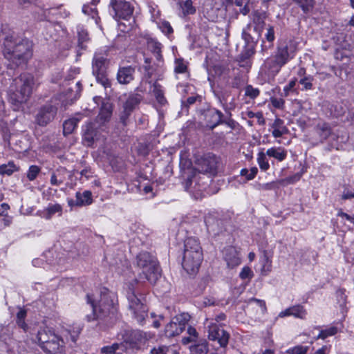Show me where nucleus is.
<instances>
[{"instance_id": "60", "label": "nucleus", "mask_w": 354, "mask_h": 354, "mask_svg": "<svg viewBox=\"0 0 354 354\" xmlns=\"http://www.w3.org/2000/svg\"><path fill=\"white\" fill-rule=\"evenodd\" d=\"M272 104L275 108L281 109L284 105V100L281 98H273L272 99Z\"/></svg>"}, {"instance_id": "42", "label": "nucleus", "mask_w": 354, "mask_h": 354, "mask_svg": "<svg viewBox=\"0 0 354 354\" xmlns=\"http://www.w3.org/2000/svg\"><path fill=\"white\" fill-rule=\"evenodd\" d=\"M122 347L121 344L114 343L110 346H103L100 349L101 354H115L116 351Z\"/></svg>"}, {"instance_id": "63", "label": "nucleus", "mask_w": 354, "mask_h": 354, "mask_svg": "<svg viewBox=\"0 0 354 354\" xmlns=\"http://www.w3.org/2000/svg\"><path fill=\"white\" fill-rule=\"evenodd\" d=\"M187 333L189 334V336L192 337L193 339H196L197 338L198 333L195 328L189 326L187 328Z\"/></svg>"}, {"instance_id": "13", "label": "nucleus", "mask_w": 354, "mask_h": 354, "mask_svg": "<svg viewBox=\"0 0 354 354\" xmlns=\"http://www.w3.org/2000/svg\"><path fill=\"white\" fill-rule=\"evenodd\" d=\"M205 328L208 329V338L210 340L217 341L221 346H227L229 341V333L221 328L212 319L207 318L204 323Z\"/></svg>"}, {"instance_id": "2", "label": "nucleus", "mask_w": 354, "mask_h": 354, "mask_svg": "<svg viewBox=\"0 0 354 354\" xmlns=\"http://www.w3.org/2000/svg\"><path fill=\"white\" fill-rule=\"evenodd\" d=\"M3 55L16 66L25 64L32 55V44L28 39L15 41L13 37L8 36L3 42Z\"/></svg>"}, {"instance_id": "56", "label": "nucleus", "mask_w": 354, "mask_h": 354, "mask_svg": "<svg viewBox=\"0 0 354 354\" xmlns=\"http://www.w3.org/2000/svg\"><path fill=\"white\" fill-rule=\"evenodd\" d=\"M145 63L147 64L146 66H144V68H145V77H147V78H151V75H152V71H151V66H149V64H150V59L149 58H146L145 59Z\"/></svg>"}, {"instance_id": "35", "label": "nucleus", "mask_w": 354, "mask_h": 354, "mask_svg": "<svg viewBox=\"0 0 354 354\" xmlns=\"http://www.w3.org/2000/svg\"><path fill=\"white\" fill-rule=\"evenodd\" d=\"M314 81V77L312 75H304L299 80V83L302 86L301 91H309L313 88V82Z\"/></svg>"}, {"instance_id": "32", "label": "nucleus", "mask_w": 354, "mask_h": 354, "mask_svg": "<svg viewBox=\"0 0 354 354\" xmlns=\"http://www.w3.org/2000/svg\"><path fill=\"white\" fill-rule=\"evenodd\" d=\"M151 92L159 104H165L167 102V100L164 95V91L162 90L161 85L157 82H155L153 84Z\"/></svg>"}, {"instance_id": "1", "label": "nucleus", "mask_w": 354, "mask_h": 354, "mask_svg": "<svg viewBox=\"0 0 354 354\" xmlns=\"http://www.w3.org/2000/svg\"><path fill=\"white\" fill-rule=\"evenodd\" d=\"M297 44L292 39H285L279 41L272 57H268L263 67L270 75L277 74L281 68L295 56Z\"/></svg>"}, {"instance_id": "64", "label": "nucleus", "mask_w": 354, "mask_h": 354, "mask_svg": "<svg viewBox=\"0 0 354 354\" xmlns=\"http://www.w3.org/2000/svg\"><path fill=\"white\" fill-rule=\"evenodd\" d=\"M26 315V310L23 308H20L18 313H17V319H25Z\"/></svg>"}, {"instance_id": "18", "label": "nucleus", "mask_w": 354, "mask_h": 354, "mask_svg": "<svg viewBox=\"0 0 354 354\" xmlns=\"http://www.w3.org/2000/svg\"><path fill=\"white\" fill-rule=\"evenodd\" d=\"M57 113V108L51 104L42 106L36 115V122L40 126H46L52 121Z\"/></svg>"}, {"instance_id": "53", "label": "nucleus", "mask_w": 354, "mask_h": 354, "mask_svg": "<svg viewBox=\"0 0 354 354\" xmlns=\"http://www.w3.org/2000/svg\"><path fill=\"white\" fill-rule=\"evenodd\" d=\"M297 80L294 79L289 82V83L284 86L283 88V92L285 96H288L290 93V92L292 91L294 89V87L296 85Z\"/></svg>"}, {"instance_id": "46", "label": "nucleus", "mask_w": 354, "mask_h": 354, "mask_svg": "<svg viewBox=\"0 0 354 354\" xmlns=\"http://www.w3.org/2000/svg\"><path fill=\"white\" fill-rule=\"evenodd\" d=\"M308 350V346L298 345L288 348L286 352L288 354H306Z\"/></svg>"}, {"instance_id": "33", "label": "nucleus", "mask_w": 354, "mask_h": 354, "mask_svg": "<svg viewBox=\"0 0 354 354\" xmlns=\"http://www.w3.org/2000/svg\"><path fill=\"white\" fill-rule=\"evenodd\" d=\"M180 7L183 16L194 15L196 10L192 0H185L180 2Z\"/></svg>"}, {"instance_id": "9", "label": "nucleus", "mask_w": 354, "mask_h": 354, "mask_svg": "<svg viewBox=\"0 0 354 354\" xmlns=\"http://www.w3.org/2000/svg\"><path fill=\"white\" fill-rule=\"evenodd\" d=\"M109 61L104 53L96 52L92 61V73L96 80L105 88L111 87V81L107 77L106 69Z\"/></svg>"}, {"instance_id": "10", "label": "nucleus", "mask_w": 354, "mask_h": 354, "mask_svg": "<svg viewBox=\"0 0 354 354\" xmlns=\"http://www.w3.org/2000/svg\"><path fill=\"white\" fill-rule=\"evenodd\" d=\"M127 299L129 301V308L131 311L133 317L138 323L143 325L145 323V318L147 317V308L138 297L136 290L129 287L127 292Z\"/></svg>"}, {"instance_id": "20", "label": "nucleus", "mask_w": 354, "mask_h": 354, "mask_svg": "<svg viewBox=\"0 0 354 354\" xmlns=\"http://www.w3.org/2000/svg\"><path fill=\"white\" fill-rule=\"evenodd\" d=\"M224 259L229 268H234L241 263V259L237 250L233 247L226 248L224 251Z\"/></svg>"}, {"instance_id": "55", "label": "nucleus", "mask_w": 354, "mask_h": 354, "mask_svg": "<svg viewBox=\"0 0 354 354\" xmlns=\"http://www.w3.org/2000/svg\"><path fill=\"white\" fill-rule=\"evenodd\" d=\"M354 198V190L345 189L342 195V200Z\"/></svg>"}, {"instance_id": "37", "label": "nucleus", "mask_w": 354, "mask_h": 354, "mask_svg": "<svg viewBox=\"0 0 354 354\" xmlns=\"http://www.w3.org/2000/svg\"><path fill=\"white\" fill-rule=\"evenodd\" d=\"M294 3L298 5L304 12L307 13L311 10L315 6L314 0H292Z\"/></svg>"}, {"instance_id": "4", "label": "nucleus", "mask_w": 354, "mask_h": 354, "mask_svg": "<svg viewBox=\"0 0 354 354\" xmlns=\"http://www.w3.org/2000/svg\"><path fill=\"white\" fill-rule=\"evenodd\" d=\"M203 259L202 248L198 240L189 237L185 241L182 266L189 274H194L198 271Z\"/></svg>"}, {"instance_id": "15", "label": "nucleus", "mask_w": 354, "mask_h": 354, "mask_svg": "<svg viewBox=\"0 0 354 354\" xmlns=\"http://www.w3.org/2000/svg\"><path fill=\"white\" fill-rule=\"evenodd\" d=\"M101 127L95 122H88L83 127V142L88 147H91L100 139L98 128Z\"/></svg>"}, {"instance_id": "11", "label": "nucleus", "mask_w": 354, "mask_h": 354, "mask_svg": "<svg viewBox=\"0 0 354 354\" xmlns=\"http://www.w3.org/2000/svg\"><path fill=\"white\" fill-rule=\"evenodd\" d=\"M220 158L212 153H207L196 158L195 169L199 173L214 176L217 173Z\"/></svg>"}, {"instance_id": "8", "label": "nucleus", "mask_w": 354, "mask_h": 354, "mask_svg": "<svg viewBox=\"0 0 354 354\" xmlns=\"http://www.w3.org/2000/svg\"><path fill=\"white\" fill-rule=\"evenodd\" d=\"M266 15L255 11L252 21L243 30L242 37L247 44L256 43L261 37L266 26Z\"/></svg>"}, {"instance_id": "41", "label": "nucleus", "mask_w": 354, "mask_h": 354, "mask_svg": "<svg viewBox=\"0 0 354 354\" xmlns=\"http://www.w3.org/2000/svg\"><path fill=\"white\" fill-rule=\"evenodd\" d=\"M258 172V169L256 167H252L250 170L243 168L240 171V175L245 176L247 180H251L254 178Z\"/></svg>"}, {"instance_id": "48", "label": "nucleus", "mask_w": 354, "mask_h": 354, "mask_svg": "<svg viewBox=\"0 0 354 354\" xmlns=\"http://www.w3.org/2000/svg\"><path fill=\"white\" fill-rule=\"evenodd\" d=\"M259 90L251 85H248L245 88V95L251 99H255L259 95Z\"/></svg>"}, {"instance_id": "30", "label": "nucleus", "mask_w": 354, "mask_h": 354, "mask_svg": "<svg viewBox=\"0 0 354 354\" xmlns=\"http://www.w3.org/2000/svg\"><path fill=\"white\" fill-rule=\"evenodd\" d=\"M81 120L82 116L80 115H77L75 117L66 120L63 124L64 134L67 135L72 133Z\"/></svg>"}, {"instance_id": "12", "label": "nucleus", "mask_w": 354, "mask_h": 354, "mask_svg": "<svg viewBox=\"0 0 354 354\" xmlns=\"http://www.w3.org/2000/svg\"><path fill=\"white\" fill-rule=\"evenodd\" d=\"M188 313H181L174 317L165 327V335L168 337L179 335L189 321Z\"/></svg>"}, {"instance_id": "39", "label": "nucleus", "mask_w": 354, "mask_h": 354, "mask_svg": "<svg viewBox=\"0 0 354 354\" xmlns=\"http://www.w3.org/2000/svg\"><path fill=\"white\" fill-rule=\"evenodd\" d=\"M318 133L322 139L326 140L331 133L330 125L327 123L319 124L317 128Z\"/></svg>"}, {"instance_id": "26", "label": "nucleus", "mask_w": 354, "mask_h": 354, "mask_svg": "<svg viewBox=\"0 0 354 354\" xmlns=\"http://www.w3.org/2000/svg\"><path fill=\"white\" fill-rule=\"evenodd\" d=\"M142 97L140 94H130L126 99L123 105V109L126 113H131V111L139 104Z\"/></svg>"}, {"instance_id": "62", "label": "nucleus", "mask_w": 354, "mask_h": 354, "mask_svg": "<svg viewBox=\"0 0 354 354\" xmlns=\"http://www.w3.org/2000/svg\"><path fill=\"white\" fill-rule=\"evenodd\" d=\"M149 47L152 49L153 55L156 53V48L158 47L159 51H161V44L156 41H151L149 43Z\"/></svg>"}, {"instance_id": "44", "label": "nucleus", "mask_w": 354, "mask_h": 354, "mask_svg": "<svg viewBox=\"0 0 354 354\" xmlns=\"http://www.w3.org/2000/svg\"><path fill=\"white\" fill-rule=\"evenodd\" d=\"M209 351L207 343L198 344L191 348L192 354H207Z\"/></svg>"}, {"instance_id": "34", "label": "nucleus", "mask_w": 354, "mask_h": 354, "mask_svg": "<svg viewBox=\"0 0 354 354\" xmlns=\"http://www.w3.org/2000/svg\"><path fill=\"white\" fill-rule=\"evenodd\" d=\"M19 168L16 166L13 161H9L8 164L0 165V174L11 176L14 172L19 171Z\"/></svg>"}, {"instance_id": "54", "label": "nucleus", "mask_w": 354, "mask_h": 354, "mask_svg": "<svg viewBox=\"0 0 354 354\" xmlns=\"http://www.w3.org/2000/svg\"><path fill=\"white\" fill-rule=\"evenodd\" d=\"M169 349L167 346H159L151 350L149 354H168Z\"/></svg>"}, {"instance_id": "19", "label": "nucleus", "mask_w": 354, "mask_h": 354, "mask_svg": "<svg viewBox=\"0 0 354 354\" xmlns=\"http://www.w3.org/2000/svg\"><path fill=\"white\" fill-rule=\"evenodd\" d=\"M136 69L132 66L120 67L117 73V80L120 84H128L134 80Z\"/></svg>"}, {"instance_id": "29", "label": "nucleus", "mask_w": 354, "mask_h": 354, "mask_svg": "<svg viewBox=\"0 0 354 354\" xmlns=\"http://www.w3.org/2000/svg\"><path fill=\"white\" fill-rule=\"evenodd\" d=\"M145 335L140 330H133L131 333L127 342L129 343L132 348H138V344L145 342Z\"/></svg>"}, {"instance_id": "59", "label": "nucleus", "mask_w": 354, "mask_h": 354, "mask_svg": "<svg viewBox=\"0 0 354 354\" xmlns=\"http://www.w3.org/2000/svg\"><path fill=\"white\" fill-rule=\"evenodd\" d=\"M2 216L3 218L1 219V222L3 224V227H6L10 226L12 222V217L9 216L8 214H4Z\"/></svg>"}, {"instance_id": "7", "label": "nucleus", "mask_w": 354, "mask_h": 354, "mask_svg": "<svg viewBox=\"0 0 354 354\" xmlns=\"http://www.w3.org/2000/svg\"><path fill=\"white\" fill-rule=\"evenodd\" d=\"M136 259L138 266L142 270L140 279L143 275L150 283L155 284L160 277V269L156 259L147 252H140Z\"/></svg>"}, {"instance_id": "49", "label": "nucleus", "mask_w": 354, "mask_h": 354, "mask_svg": "<svg viewBox=\"0 0 354 354\" xmlns=\"http://www.w3.org/2000/svg\"><path fill=\"white\" fill-rule=\"evenodd\" d=\"M301 178V174L297 173L294 175L289 176L286 178V179L283 180L282 182L285 183L286 184H293L300 180Z\"/></svg>"}, {"instance_id": "51", "label": "nucleus", "mask_w": 354, "mask_h": 354, "mask_svg": "<svg viewBox=\"0 0 354 354\" xmlns=\"http://www.w3.org/2000/svg\"><path fill=\"white\" fill-rule=\"evenodd\" d=\"M252 275V272L249 267H244L239 274V277L242 279H250Z\"/></svg>"}, {"instance_id": "31", "label": "nucleus", "mask_w": 354, "mask_h": 354, "mask_svg": "<svg viewBox=\"0 0 354 354\" xmlns=\"http://www.w3.org/2000/svg\"><path fill=\"white\" fill-rule=\"evenodd\" d=\"M55 214L58 216L62 214V207L59 204H49L48 206L44 210V214L43 217L46 220H50Z\"/></svg>"}, {"instance_id": "45", "label": "nucleus", "mask_w": 354, "mask_h": 354, "mask_svg": "<svg viewBox=\"0 0 354 354\" xmlns=\"http://www.w3.org/2000/svg\"><path fill=\"white\" fill-rule=\"evenodd\" d=\"M41 169L37 165H30L27 171V178L30 181L35 180L38 174L40 173Z\"/></svg>"}, {"instance_id": "28", "label": "nucleus", "mask_w": 354, "mask_h": 354, "mask_svg": "<svg viewBox=\"0 0 354 354\" xmlns=\"http://www.w3.org/2000/svg\"><path fill=\"white\" fill-rule=\"evenodd\" d=\"M268 157L274 158L279 162L283 161L287 157V151L281 147H273L266 151Z\"/></svg>"}, {"instance_id": "58", "label": "nucleus", "mask_w": 354, "mask_h": 354, "mask_svg": "<svg viewBox=\"0 0 354 354\" xmlns=\"http://www.w3.org/2000/svg\"><path fill=\"white\" fill-rule=\"evenodd\" d=\"M337 216H340V217H342V218H344L345 219H346L347 221H348L351 223L354 224V215H349V214H348L346 213H344V212H342V209H340L338 212V213H337Z\"/></svg>"}, {"instance_id": "38", "label": "nucleus", "mask_w": 354, "mask_h": 354, "mask_svg": "<svg viewBox=\"0 0 354 354\" xmlns=\"http://www.w3.org/2000/svg\"><path fill=\"white\" fill-rule=\"evenodd\" d=\"M78 44L81 48H85L84 42L88 40V35L86 30L82 27H77Z\"/></svg>"}, {"instance_id": "14", "label": "nucleus", "mask_w": 354, "mask_h": 354, "mask_svg": "<svg viewBox=\"0 0 354 354\" xmlns=\"http://www.w3.org/2000/svg\"><path fill=\"white\" fill-rule=\"evenodd\" d=\"M110 5L114 11L116 19H128L133 14V8L125 0H111Z\"/></svg>"}, {"instance_id": "23", "label": "nucleus", "mask_w": 354, "mask_h": 354, "mask_svg": "<svg viewBox=\"0 0 354 354\" xmlns=\"http://www.w3.org/2000/svg\"><path fill=\"white\" fill-rule=\"evenodd\" d=\"M275 39V32L274 27L268 25L266 28V32L264 38L261 40V51L266 52L273 46V42Z\"/></svg>"}, {"instance_id": "47", "label": "nucleus", "mask_w": 354, "mask_h": 354, "mask_svg": "<svg viewBox=\"0 0 354 354\" xmlns=\"http://www.w3.org/2000/svg\"><path fill=\"white\" fill-rule=\"evenodd\" d=\"M187 71V66L183 59H176L175 61L174 72L176 73H184Z\"/></svg>"}, {"instance_id": "17", "label": "nucleus", "mask_w": 354, "mask_h": 354, "mask_svg": "<svg viewBox=\"0 0 354 354\" xmlns=\"http://www.w3.org/2000/svg\"><path fill=\"white\" fill-rule=\"evenodd\" d=\"M323 109L326 115L337 118L343 116L348 108L344 102L325 101Z\"/></svg>"}, {"instance_id": "3", "label": "nucleus", "mask_w": 354, "mask_h": 354, "mask_svg": "<svg viewBox=\"0 0 354 354\" xmlns=\"http://www.w3.org/2000/svg\"><path fill=\"white\" fill-rule=\"evenodd\" d=\"M35 85V78L32 74H21L13 79L8 88L9 100L15 105L26 103L29 100Z\"/></svg>"}, {"instance_id": "5", "label": "nucleus", "mask_w": 354, "mask_h": 354, "mask_svg": "<svg viewBox=\"0 0 354 354\" xmlns=\"http://www.w3.org/2000/svg\"><path fill=\"white\" fill-rule=\"evenodd\" d=\"M114 297V294L105 288L100 291V299L97 304L93 295H87V303L93 310V314L86 316L88 321L103 319L111 313H113L115 311Z\"/></svg>"}, {"instance_id": "57", "label": "nucleus", "mask_w": 354, "mask_h": 354, "mask_svg": "<svg viewBox=\"0 0 354 354\" xmlns=\"http://www.w3.org/2000/svg\"><path fill=\"white\" fill-rule=\"evenodd\" d=\"M347 111L348 114L344 121L350 122L351 124L354 125V108L348 109Z\"/></svg>"}, {"instance_id": "16", "label": "nucleus", "mask_w": 354, "mask_h": 354, "mask_svg": "<svg viewBox=\"0 0 354 354\" xmlns=\"http://www.w3.org/2000/svg\"><path fill=\"white\" fill-rule=\"evenodd\" d=\"M223 117L222 112L214 108L207 109L201 113V119L203 120L205 125L212 129L222 124Z\"/></svg>"}, {"instance_id": "6", "label": "nucleus", "mask_w": 354, "mask_h": 354, "mask_svg": "<svg viewBox=\"0 0 354 354\" xmlns=\"http://www.w3.org/2000/svg\"><path fill=\"white\" fill-rule=\"evenodd\" d=\"M35 341L46 354H57L65 348L63 338L48 327L41 328L35 335Z\"/></svg>"}, {"instance_id": "40", "label": "nucleus", "mask_w": 354, "mask_h": 354, "mask_svg": "<svg viewBox=\"0 0 354 354\" xmlns=\"http://www.w3.org/2000/svg\"><path fill=\"white\" fill-rule=\"evenodd\" d=\"M291 316L303 319L306 315V310L301 305H296L290 307Z\"/></svg>"}, {"instance_id": "25", "label": "nucleus", "mask_w": 354, "mask_h": 354, "mask_svg": "<svg viewBox=\"0 0 354 354\" xmlns=\"http://www.w3.org/2000/svg\"><path fill=\"white\" fill-rule=\"evenodd\" d=\"M270 127L272 129V135L275 138H281L288 131L287 127L284 125L283 120L279 118L274 120Z\"/></svg>"}, {"instance_id": "22", "label": "nucleus", "mask_w": 354, "mask_h": 354, "mask_svg": "<svg viewBox=\"0 0 354 354\" xmlns=\"http://www.w3.org/2000/svg\"><path fill=\"white\" fill-rule=\"evenodd\" d=\"M248 44V46L244 48V50L239 56L238 61L241 67H250L251 62L250 59L254 55L255 53L254 45H250L249 44Z\"/></svg>"}, {"instance_id": "27", "label": "nucleus", "mask_w": 354, "mask_h": 354, "mask_svg": "<svg viewBox=\"0 0 354 354\" xmlns=\"http://www.w3.org/2000/svg\"><path fill=\"white\" fill-rule=\"evenodd\" d=\"M75 205L77 206L89 205L93 203L92 193L88 190H85L83 192H77L75 194Z\"/></svg>"}, {"instance_id": "21", "label": "nucleus", "mask_w": 354, "mask_h": 354, "mask_svg": "<svg viewBox=\"0 0 354 354\" xmlns=\"http://www.w3.org/2000/svg\"><path fill=\"white\" fill-rule=\"evenodd\" d=\"M113 107L109 102H104L102 104L100 113L96 118L95 122L99 126H103L106 122H109L112 115Z\"/></svg>"}, {"instance_id": "50", "label": "nucleus", "mask_w": 354, "mask_h": 354, "mask_svg": "<svg viewBox=\"0 0 354 354\" xmlns=\"http://www.w3.org/2000/svg\"><path fill=\"white\" fill-rule=\"evenodd\" d=\"M217 222L212 216H207L205 217V223L208 231H214V223Z\"/></svg>"}, {"instance_id": "36", "label": "nucleus", "mask_w": 354, "mask_h": 354, "mask_svg": "<svg viewBox=\"0 0 354 354\" xmlns=\"http://www.w3.org/2000/svg\"><path fill=\"white\" fill-rule=\"evenodd\" d=\"M267 156L268 155L266 154V152L264 153L263 151H260L257 154V163L260 169L264 171L268 170L270 168V165Z\"/></svg>"}, {"instance_id": "52", "label": "nucleus", "mask_w": 354, "mask_h": 354, "mask_svg": "<svg viewBox=\"0 0 354 354\" xmlns=\"http://www.w3.org/2000/svg\"><path fill=\"white\" fill-rule=\"evenodd\" d=\"M160 28L162 32L169 35L173 32V28L168 21H162L160 25Z\"/></svg>"}, {"instance_id": "24", "label": "nucleus", "mask_w": 354, "mask_h": 354, "mask_svg": "<svg viewBox=\"0 0 354 354\" xmlns=\"http://www.w3.org/2000/svg\"><path fill=\"white\" fill-rule=\"evenodd\" d=\"M68 174V171L65 167H59L52 173L50 184L55 186H59L66 180Z\"/></svg>"}, {"instance_id": "61", "label": "nucleus", "mask_w": 354, "mask_h": 354, "mask_svg": "<svg viewBox=\"0 0 354 354\" xmlns=\"http://www.w3.org/2000/svg\"><path fill=\"white\" fill-rule=\"evenodd\" d=\"M249 302L250 303H251V302L257 303V304L258 306H259L262 308L263 310H265L266 309V303L263 300L258 299H256V298H252V299H250Z\"/></svg>"}, {"instance_id": "43", "label": "nucleus", "mask_w": 354, "mask_h": 354, "mask_svg": "<svg viewBox=\"0 0 354 354\" xmlns=\"http://www.w3.org/2000/svg\"><path fill=\"white\" fill-rule=\"evenodd\" d=\"M337 328L335 326H330L324 330H322L319 333L317 338L324 339L328 337L335 335L337 333Z\"/></svg>"}]
</instances>
